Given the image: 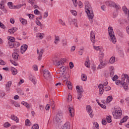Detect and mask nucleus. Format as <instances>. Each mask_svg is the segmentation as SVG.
Returning <instances> with one entry per match:
<instances>
[{"instance_id": "nucleus-1", "label": "nucleus", "mask_w": 129, "mask_h": 129, "mask_svg": "<svg viewBox=\"0 0 129 129\" xmlns=\"http://www.w3.org/2000/svg\"><path fill=\"white\" fill-rule=\"evenodd\" d=\"M85 12L88 16L89 20L90 21L91 24H92L93 23V18L94 17L92 7H91V5H90L89 3L87 1H86V3H85Z\"/></svg>"}, {"instance_id": "nucleus-2", "label": "nucleus", "mask_w": 129, "mask_h": 129, "mask_svg": "<svg viewBox=\"0 0 129 129\" xmlns=\"http://www.w3.org/2000/svg\"><path fill=\"white\" fill-rule=\"evenodd\" d=\"M108 30L109 36L111 39V41H112L113 44H115V43H116V38H115V35H114V32H113L112 27H108Z\"/></svg>"}, {"instance_id": "nucleus-3", "label": "nucleus", "mask_w": 129, "mask_h": 129, "mask_svg": "<svg viewBox=\"0 0 129 129\" xmlns=\"http://www.w3.org/2000/svg\"><path fill=\"white\" fill-rule=\"evenodd\" d=\"M55 118H54V121L56 122H59L63 117V114L61 111H58L55 113Z\"/></svg>"}, {"instance_id": "nucleus-4", "label": "nucleus", "mask_w": 129, "mask_h": 129, "mask_svg": "<svg viewBox=\"0 0 129 129\" xmlns=\"http://www.w3.org/2000/svg\"><path fill=\"white\" fill-rule=\"evenodd\" d=\"M113 117L116 119H118L120 118V116L122 114V111L119 110H115L114 112H112Z\"/></svg>"}, {"instance_id": "nucleus-5", "label": "nucleus", "mask_w": 129, "mask_h": 129, "mask_svg": "<svg viewBox=\"0 0 129 129\" xmlns=\"http://www.w3.org/2000/svg\"><path fill=\"white\" fill-rule=\"evenodd\" d=\"M106 4L108 7H112L113 8H115L116 10H119V9L120 8L119 6L116 5L115 3H114L113 1H108L106 2Z\"/></svg>"}, {"instance_id": "nucleus-6", "label": "nucleus", "mask_w": 129, "mask_h": 129, "mask_svg": "<svg viewBox=\"0 0 129 129\" xmlns=\"http://www.w3.org/2000/svg\"><path fill=\"white\" fill-rule=\"evenodd\" d=\"M86 110L90 115V117L92 118L93 117L94 114H93V110H92V108H91V106L88 105L86 106Z\"/></svg>"}, {"instance_id": "nucleus-7", "label": "nucleus", "mask_w": 129, "mask_h": 129, "mask_svg": "<svg viewBox=\"0 0 129 129\" xmlns=\"http://www.w3.org/2000/svg\"><path fill=\"white\" fill-rule=\"evenodd\" d=\"M115 83L117 85H118V84L120 83V84L122 85V87H123L124 89H125V91H126V90H128V87L127 86V84H126V83L125 82L122 83L120 82V80H118L116 81Z\"/></svg>"}, {"instance_id": "nucleus-8", "label": "nucleus", "mask_w": 129, "mask_h": 129, "mask_svg": "<svg viewBox=\"0 0 129 129\" xmlns=\"http://www.w3.org/2000/svg\"><path fill=\"white\" fill-rule=\"evenodd\" d=\"M52 62L55 66H60V65L62 64V62H61L57 57H54L52 58Z\"/></svg>"}, {"instance_id": "nucleus-9", "label": "nucleus", "mask_w": 129, "mask_h": 129, "mask_svg": "<svg viewBox=\"0 0 129 129\" xmlns=\"http://www.w3.org/2000/svg\"><path fill=\"white\" fill-rule=\"evenodd\" d=\"M8 44L10 46V48H18V47L20 46V43L17 41L15 42L8 41Z\"/></svg>"}, {"instance_id": "nucleus-10", "label": "nucleus", "mask_w": 129, "mask_h": 129, "mask_svg": "<svg viewBox=\"0 0 129 129\" xmlns=\"http://www.w3.org/2000/svg\"><path fill=\"white\" fill-rule=\"evenodd\" d=\"M100 63L98 65L97 69H102V68H104L106 66L107 63L106 60L103 61L100 59Z\"/></svg>"}, {"instance_id": "nucleus-11", "label": "nucleus", "mask_w": 129, "mask_h": 129, "mask_svg": "<svg viewBox=\"0 0 129 129\" xmlns=\"http://www.w3.org/2000/svg\"><path fill=\"white\" fill-rule=\"evenodd\" d=\"M8 6L9 9H21V8H22V7H23V5H17L16 6H13L12 2H9L8 3Z\"/></svg>"}, {"instance_id": "nucleus-12", "label": "nucleus", "mask_w": 129, "mask_h": 129, "mask_svg": "<svg viewBox=\"0 0 129 129\" xmlns=\"http://www.w3.org/2000/svg\"><path fill=\"white\" fill-rule=\"evenodd\" d=\"M91 41L93 44L95 43V32L92 31L90 33Z\"/></svg>"}, {"instance_id": "nucleus-13", "label": "nucleus", "mask_w": 129, "mask_h": 129, "mask_svg": "<svg viewBox=\"0 0 129 129\" xmlns=\"http://www.w3.org/2000/svg\"><path fill=\"white\" fill-rule=\"evenodd\" d=\"M28 49V45L27 44H24L21 47V52L22 54H24Z\"/></svg>"}, {"instance_id": "nucleus-14", "label": "nucleus", "mask_w": 129, "mask_h": 129, "mask_svg": "<svg viewBox=\"0 0 129 129\" xmlns=\"http://www.w3.org/2000/svg\"><path fill=\"white\" fill-rule=\"evenodd\" d=\"M69 24L70 25H71V24H72V23H74L75 27H78V25H77V20L74 19H69Z\"/></svg>"}, {"instance_id": "nucleus-15", "label": "nucleus", "mask_w": 129, "mask_h": 129, "mask_svg": "<svg viewBox=\"0 0 129 129\" xmlns=\"http://www.w3.org/2000/svg\"><path fill=\"white\" fill-rule=\"evenodd\" d=\"M98 88L99 89V92H100V94H101V95H102L104 92V86L103 84H100L98 86Z\"/></svg>"}, {"instance_id": "nucleus-16", "label": "nucleus", "mask_w": 129, "mask_h": 129, "mask_svg": "<svg viewBox=\"0 0 129 129\" xmlns=\"http://www.w3.org/2000/svg\"><path fill=\"white\" fill-rule=\"evenodd\" d=\"M29 80L32 81V82H33V84L34 85L36 84L37 83L36 78L34 76H33L32 75L29 76Z\"/></svg>"}, {"instance_id": "nucleus-17", "label": "nucleus", "mask_w": 129, "mask_h": 129, "mask_svg": "<svg viewBox=\"0 0 129 129\" xmlns=\"http://www.w3.org/2000/svg\"><path fill=\"white\" fill-rule=\"evenodd\" d=\"M122 10H123V11L124 12V13L125 14V15H127V16H128L127 19H128V20L129 21V11H128V9H127L126 7L123 6L122 7Z\"/></svg>"}, {"instance_id": "nucleus-18", "label": "nucleus", "mask_w": 129, "mask_h": 129, "mask_svg": "<svg viewBox=\"0 0 129 129\" xmlns=\"http://www.w3.org/2000/svg\"><path fill=\"white\" fill-rule=\"evenodd\" d=\"M110 76L112 77L114 75V68L113 66H111L109 68Z\"/></svg>"}, {"instance_id": "nucleus-19", "label": "nucleus", "mask_w": 129, "mask_h": 129, "mask_svg": "<svg viewBox=\"0 0 129 129\" xmlns=\"http://www.w3.org/2000/svg\"><path fill=\"white\" fill-rule=\"evenodd\" d=\"M12 57L13 58L15 61H18V59L19 58V54L17 52H14L12 54Z\"/></svg>"}, {"instance_id": "nucleus-20", "label": "nucleus", "mask_w": 129, "mask_h": 129, "mask_svg": "<svg viewBox=\"0 0 129 129\" xmlns=\"http://www.w3.org/2000/svg\"><path fill=\"white\" fill-rule=\"evenodd\" d=\"M128 119V116H124L121 120L120 123H119V125H121L123 122H125Z\"/></svg>"}, {"instance_id": "nucleus-21", "label": "nucleus", "mask_w": 129, "mask_h": 129, "mask_svg": "<svg viewBox=\"0 0 129 129\" xmlns=\"http://www.w3.org/2000/svg\"><path fill=\"white\" fill-rule=\"evenodd\" d=\"M69 111L70 113V116H71V117H73V116H74V109L72 107H69Z\"/></svg>"}, {"instance_id": "nucleus-22", "label": "nucleus", "mask_w": 129, "mask_h": 129, "mask_svg": "<svg viewBox=\"0 0 129 129\" xmlns=\"http://www.w3.org/2000/svg\"><path fill=\"white\" fill-rule=\"evenodd\" d=\"M70 122H67L66 123L63 125V126L62 129H70Z\"/></svg>"}, {"instance_id": "nucleus-23", "label": "nucleus", "mask_w": 129, "mask_h": 129, "mask_svg": "<svg viewBox=\"0 0 129 129\" xmlns=\"http://www.w3.org/2000/svg\"><path fill=\"white\" fill-rule=\"evenodd\" d=\"M11 118L13 120H14L15 121H16V122H19V118H18V117H17L15 115H12L11 116Z\"/></svg>"}, {"instance_id": "nucleus-24", "label": "nucleus", "mask_w": 129, "mask_h": 129, "mask_svg": "<svg viewBox=\"0 0 129 129\" xmlns=\"http://www.w3.org/2000/svg\"><path fill=\"white\" fill-rule=\"evenodd\" d=\"M12 84H13V81H10L7 83V84L6 85V87L7 89H9L11 86H12Z\"/></svg>"}, {"instance_id": "nucleus-25", "label": "nucleus", "mask_w": 129, "mask_h": 129, "mask_svg": "<svg viewBox=\"0 0 129 129\" xmlns=\"http://www.w3.org/2000/svg\"><path fill=\"white\" fill-rule=\"evenodd\" d=\"M43 36H44V33H38L36 34L37 38H39L40 40L43 39Z\"/></svg>"}, {"instance_id": "nucleus-26", "label": "nucleus", "mask_w": 129, "mask_h": 129, "mask_svg": "<svg viewBox=\"0 0 129 129\" xmlns=\"http://www.w3.org/2000/svg\"><path fill=\"white\" fill-rule=\"evenodd\" d=\"M11 71L13 75H17V74H18V70L16 69V68H12Z\"/></svg>"}, {"instance_id": "nucleus-27", "label": "nucleus", "mask_w": 129, "mask_h": 129, "mask_svg": "<svg viewBox=\"0 0 129 129\" xmlns=\"http://www.w3.org/2000/svg\"><path fill=\"white\" fill-rule=\"evenodd\" d=\"M0 9L2 11H3V12H4L5 14H7V13H8V11L5 9V6L3 5V4H0Z\"/></svg>"}, {"instance_id": "nucleus-28", "label": "nucleus", "mask_w": 129, "mask_h": 129, "mask_svg": "<svg viewBox=\"0 0 129 129\" xmlns=\"http://www.w3.org/2000/svg\"><path fill=\"white\" fill-rule=\"evenodd\" d=\"M21 104H23V105H24L25 106H26V107H27V108H31V107L28 104V103H27V102L23 101V102H22Z\"/></svg>"}, {"instance_id": "nucleus-29", "label": "nucleus", "mask_w": 129, "mask_h": 129, "mask_svg": "<svg viewBox=\"0 0 129 129\" xmlns=\"http://www.w3.org/2000/svg\"><path fill=\"white\" fill-rule=\"evenodd\" d=\"M25 124L26 126H30V125H31V121H30V120L27 119L25 120Z\"/></svg>"}, {"instance_id": "nucleus-30", "label": "nucleus", "mask_w": 129, "mask_h": 129, "mask_svg": "<svg viewBox=\"0 0 129 129\" xmlns=\"http://www.w3.org/2000/svg\"><path fill=\"white\" fill-rule=\"evenodd\" d=\"M20 21L21 23L22 24V25H26L27 24V20H26L24 18H20Z\"/></svg>"}, {"instance_id": "nucleus-31", "label": "nucleus", "mask_w": 129, "mask_h": 129, "mask_svg": "<svg viewBox=\"0 0 129 129\" xmlns=\"http://www.w3.org/2000/svg\"><path fill=\"white\" fill-rule=\"evenodd\" d=\"M85 65L87 68H89L90 67V62H89V58L88 59L87 61L85 62Z\"/></svg>"}, {"instance_id": "nucleus-32", "label": "nucleus", "mask_w": 129, "mask_h": 129, "mask_svg": "<svg viewBox=\"0 0 129 129\" xmlns=\"http://www.w3.org/2000/svg\"><path fill=\"white\" fill-rule=\"evenodd\" d=\"M82 81H86L87 80V77L84 74H82Z\"/></svg>"}, {"instance_id": "nucleus-33", "label": "nucleus", "mask_w": 129, "mask_h": 129, "mask_svg": "<svg viewBox=\"0 0 129 129\" xmlns=\"http://www.w3.org/2000/svg\"><path fill=\"white\" fill-rule=\"evenodd\" d=\"M114 62H115V57L112 56L110 58L109 63H110V64H113Z\"/></svg>"}, {"instance_id": "nucleus-34", "label": "nucleus", "mask_w": 129, "mask_h": 129, "mask_svg": "<svg viewBox=\"0 0 129 129\" xmlns=\"http://www.w3.org/2000/svg\"><path fill=\"white\" fill-rule=\"evenodd\" d=\"M66 83L68 84V88L69 89H72V84L70 81H67Z\"/></svg>"}, {"instance_id": "nucleus-35", "label": "nucleus", "mask_w": 129, "mask_h": 129, "mask_svg": "<svg viewBox=\"0 0 129 129\" xmlns=\"http://www.w3.org/2000/svg\"><path fill=\"white\" fill-rule=\"evenodd\" d=\"M8 39L9 40V42H12L13 43H15V38H14V37L9 36L8 37Z\"/></svg>"}, {"instance_id": "nucleus-36", "label": "nucleus", "mask_w": 129, "mask_h": 129, "mask_svg": "<svg viewBox=\"0 0 129 129\" xmlns=\"http://www.w3.org/2000/svg\"><path fill=\"white\" fill-rule=\"evenodd\" d=\"M44 78L46 80H50V79L51 78V74H48L46 75V76H44Z\"/></svg>"}, {"instance_id": "nucleus-37", "label": "nucleus", "mask_w": 129, "mask_h": 129, "mask_svg": "<svg viewBox=\"0 0 129 129\" xmlns=\"http://www.w3.org/2000/svg\"><path fill=\"white\" fill-rule=\"evenodd\" d=\"M111 100H112V96H109L107 98L106 103H109Z\"/></svg>"}, {"instance_id": "nucleus-38", "label": "nucleus", "mask_w": 129, "mask_h": 129, "mask_svg": "<svg viewBox=\"0 0 129 129\" xmlns=\"http://www.w3.org/2000/svg\"><path fill=\"white\" fill-rule=\"evenodd\" d=\"M106 120H107V122H108L109 123H110V122H111V121H112L111 116H110V115L107 116Z\"/></svg>"}, {"instance_id": "nucleus-39", "label": "nucleus", "mask_w": 129, "mask_h": 129, "mask_svg": "<svg viewBox=\"0 0 129 129\" xmlns=\"http://www.w3.org/2000/svg\"><path fill=\"white\" fill-rule=\"evenodd\" d=\"M50 72L47 70H44L43 71V76H46L48 74H50Z\"/></svg>"}, {"instance_id": "nucleus-40", "label": "nucleus", "mask_w": 129, "mask_h": 129, "mask_svg": "<svg viewBox=\"0 0 129 129\" xmlns=\"http://www.w3.org/2000/svg\"><path fill=\"white\" fill-rule=\"evenodd\" d=\"M72 1L73 3L74 7H76L78 6V2H77V0H72Z\"/></svg>"}, {"instance_id": "nucleus-41", "label": "nucleus", "mask_w": 129, "mask_h": 129, "mask_svg": "<svg viewBox=\"0 0 129 129\" xmlns=\"http://www.w3.org/2000/svg\"><path fill=\"white\" fill-rule=\"evenodd\" d=\"M111 89V88L110 86L104 87V91H109Z\"/></svg>"}, {"instance_id": "nucleus-42", "label": "nucleus", "mask_w": 129, "mask_h": 129, "mask_svg": "<svg viewBox=\"0 0 129 129\" xmlns=\"http://www.w3.org/2000/svg\"><path fill=\"white\" fill-rule=\"evenodd\" d=\"M11 124L9 122H6L4 124V127H10Z\"/></svg>"}, {"instance_id": "nucleus-43", "label": "nucleus", "mask_w": 129, "mask_h": 129, "mask_svg": "<svg viewBox=\"0 0 129 129\" xmlns=\"http://www.w3.org/2000/svg\"><path fill=\"white\" fill-rule=\"evenodd\" d=\"M31 129H39V125L38 124H34Z\"/></svg>"}, {"instance_id": "nucleus-44", "label": "nucleus", "mask_w": 129, "mask_h": 129, "mask_svg": "<svg viewBox=\"0 0 129 129\" xmlns=\"http://www.w3.org/2000/svg\"><path fill=\"white\" fill-rule=\"evenodd\" d=\"M37 54H40L41 55H43V53H44V49H41V50H39V49L37 50Z\"/></svg>"}, {"instance_id": "nucleus-45", "label": "nucleus", "mask_w": 129, "mask_h": 129, "mask_svg": "<svg viewBox=\"0 0 129 129\" xmlns=\"http://www.w3.org/2000/svg\"><path fill=\"white\" fill-rule=\"evenodd\" d=\"M37 54H40L41 55H43V53H44V49H41V50H39V49L37 50Z\"/></svg>"}, {"instance_id": "nucleus-46", "label": "nucleus", "mask_w": 129, "mask_h": 129, "mask_svg": "<svg viewBox=\"0 0 129 129\" xmlns=\"http://www.w3.org/2000/svg\"><path fill=\"white\" fill-rule=\"evenodd\" d=\"M71 13L73 16H77V12L75 10H71Z\"/></svg>"}, {"instance_id": "nucleus-47", "label": "nucleus", "mask_w": 129, "mask_h": 129, "mask_svg": "<svg viewBox=\"0 0 129 129\" xmlns=\"http://www.w3.org/2000/svg\"><path fill=\"white\" fill-rule=\"evenodd\" d=\"M34 14H35V15H41V12H40L38 9H36L34 11Z\"/></svg>"}, {"instance_id": "nucleus-48", "label": "nucleus", "mask_w": 129, "mask_h": 129, "mask_svg": "<svg viewBox=\"0 0 129 129\" xmlns=\"http://www.w3.org/2000/svg\"><path fill=\"white\" fill-rule=\"evenodd\" d=\"M27 16H28L30 20H33V19H34V17H35V15L33 14H27Z\"/></svg>"}, {"instance_id": "nucleus-49", "label": "nucleus", "mask_w": 129, "mask_h": 129, "mask_svg": "<svg viewBox=\"0 0 129 129\" xmlns=\"http://www.w3.org/2000/svg\"><path fill=\"white\" fill-rule=\"evenodd\" d=\"M81 98H82V94L81 93L78 94L77 99H78L79 100H80Z\"/></svg>"}, {"instance_id": "nucleus-50", "label": "nucleus", "mask_w": 129, "mask_h": 129, "mask_svg": "<svg viewBox=\"0 0 129 129\" xmlns=\"http://www.w3.org/2000/svg\"><path fill=\"white\" fill-rule=\"evenodd\" d=\"M10 61H11V62L12 63V64L14 65V66H18V62H17L15 61H14L13 60H11Z\"/></svg>"}, {"instance_id": "nucleus-51", "label": "nucleus", "mask_w": 129, "mask_h": 129, "mask_svg": "<svg viewBox=\"0 0 129 129\" xmlns=\"http://www.w3.org/2000/svg\"><path fill=\"white\" fill-rule=\"evenodd\" d=\"M72 100V96L69 94L68 98V101H71Z\"/></svg>"}, {"instance_id": "nucleus-52", "label": "nucleus", "mask_w": 129, "mask_h": 129, "mask_svg": "<svg viewBox=\"0 0 129 129\" xmlns=\"http://www.w3.org/2000/svg\"><path fill=\"white\" fill-rule=\"evenodd\" d=\"M33 68L34 71H38V66H37L36 64L33 65Z\"/></svg>"}, {"instance_id": "nucleus-53", "label": "nucleus", "mask_w": 129, "mask_h": 129, "mask_svg": "<svg viewBox=\"0 0 129 129\" xmlns=\"http://www.w3.org/2000/svg\"><path fill=\"white\" fill-rule=\"evenodd\" d=\"M122 77H124V78L125 79H129V77H128V75L127 74H122Z\"/></svg>"}, {"instance_id": "nucleus-54", "label": "nucleus", "mask_w": 129, "mask_h": 129, "mask_svg": "<svg viewBox=\"0 0 129 129\" xmlns=\"http://www.w3.org/2000/svg\"><path fill=\"white\" fill-rule=\"evenodd\" d=\"M43 16H44L43 19H46V18H47L48 16H49V13H48L47 12H45L44 13Z\"/></svg>"}, {"instance_id": "nucleus-55", "label": "nucleus", "mask_w": 129, "mask_h": 129, "mask_svg": "<svg viewBox=\"0 0 129 129\" xmlns=\"http://www.w3.org/2000/svg\"><path fill=\"white\" fill-rule=\"evenodd\" d=\"M59 24H61L62 26H66L65 22H63V20L62 19L59 20Z\"/></svg>"}, {"instance_id": "nucleus-56", "label": "nucleus", "mask_w": 129, "mask_h": 129, "mask_svg": "<svg viewBox=\"0 0 129 129\" xmlns=\"http://www.w3.org/2000/svg\"><path fill=\"white\" fill-rule=\"evenodd\" d=\"M116 79H118V77L117 75H115L113 78H112V80L113 81H116Z\"/></svg>"}, {"instance_id": "nucleus-57", "label": "nucleus", "mask_w": 129, "mask_h": 129, "mask_svg": "<svg viewBox=\"0 0 129 129\" xmlns=\"http://www.w3.org/2000/svg\"><path fill=\"white\" fill-rule=\"evenodd\" d=\"M77 92L78 94L81 93V94H82V93L84 92L83 89H80L79 90H77Z\"/></svg>"}, {"instance_id": "nucleus-58", "label": "nucleus", "mask_w": 129, "mask_h": 129, "mask_svg": "<svg viewBox=\"0 0 129 129\" xmlns=\"http://www.w3.org/2000/svg\"><path fill=\"white\" fill-rule=\"evenodd\" d=\"M84 49V48L80 49V51H79V55H82V54H83V50Z\"/></svg>"}, {"instance_id": "nucleus-59", "label": "nucleus", "mask_w": 129, "mask_h": 129, "mask_svg": "<svg viewBox=\"0 0 129 129\" xmlns=\"http://www.w3.org/2000/svg\"><path fill=\"white\" fill-rule=\"evenodd\" d=\"M74 67V64L72 61L70 62V68L71 69H72Z\"/></svg>"}, {"instance_id": "nucleus-60", "label": "nucleus", "mask_w": 129, "mask_h": 129, "mask_svg": "<svg viewBox=\"0 0 129 129\" xmlns=\"http://www.w3.org/2000/svg\"><path fill=\"white\" fill-rule=\"evenodd\" d=\"M94 124L96 128L99 129V124H98V123H97V122H95Z\"/></svg>"}, {"instance_id": "nucleus-61", "label": "nucleus", "mask_w": 129, "mask_h": 129, "mask_svg": "<svg viewBox=\"0 0 129 129\" xmlns=\"http://www.w3.org/2000/svg\"><path fill=\"white\" fill-rule=\"evenodd\" d=\"M38 55L37 59L39 61H40V60H41L42 59V57L43 56V54H37Z\"/></svg>"}, {"instance_id": "nucleus-62", "label": "nucleus", "mask_w": 129, "mask_h": 129, "mask_svg": "<svg viewBox=\"0 0 129 129\" xmlns=\"http://www.w3.org/2000/svg\"><path fill=\"white\" fill-rule=\"evenodd\" d=\"M5 64L6 62H5V61L0 58V65H5Z\"/></svg>"}, {"instance_id": "nucleus-63", "label": "nucleus", "mask_w": 129, "mask_h": 129, "mask_svg": "<svg viewBox=\"0 0 129 129\" xmlns=\"http://www.w3.org/2000/svg\"><path fill=\"white\" fill-rule=\"evenodd\" d=\"M79 7H80V8L83 7V4L81 1H79Z\"/></svg>"}, {"instance_id": "nucleus-64", "label": "nucleus", "mask_w": 129, "mask_h": 129, "mask_svg": "<svg viewBox=\"0 0 129 129\" xmlns=\"http://www.w3.org/2000/svg\"><path fill=\"white\" fill-rule=\"evenodd\" d=\"M117 15H118L117 12H114L113 13V19H115V18H116V16H117Z\"/></svg>"}]
</instances>
